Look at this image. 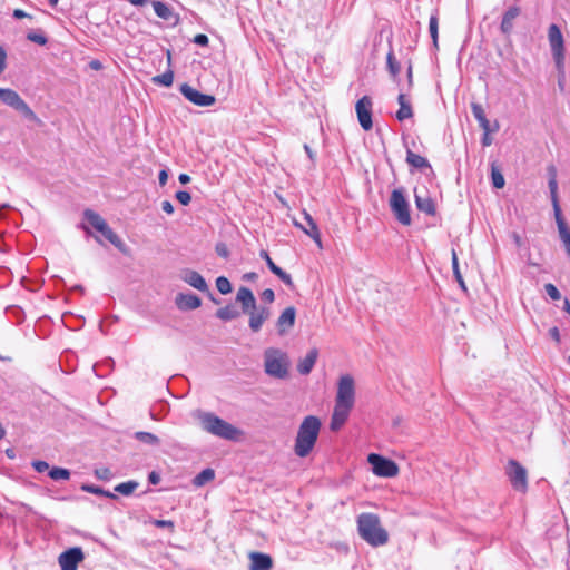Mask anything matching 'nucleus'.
<instances>
[{
    "label": "nucleus",
    "instance_id": "obj_1",
    "mask_svg": "<svg viewBox=\"0 0 570 570\" xmlns=\"http://www.w3.org/2000/svg\"><path fill=\"white\" fill-rule=\"evenodd\" d=\"M355 403V381L352 375H341L337 382L334 411L330 428L332 431L340 430L347 421Z\"/></svg>",
    "mask_w": 570,
    "mask_h": 570
},
{
    "label": "nucleus",
    "instance_id": "obj_2",
    "mask_svg": "<svg viewBox=\"0 0 570 570\" xmlns=\"http://www.w3.org/2000/svg\"><path fill=\"white\" fill-rule=\"evenodd\" d=\"M322 428L321 420L308 415L301 422L294 443V453L298 458H306L314 449Z\"/></svg>",
    "mask_w": 570,
    "mask_h": 570
},
{
    "label": "nucleus",
    "instance_id": "obj_3",
    "mask_svg": "<svg viewBox=\"0 0 570 570\" xmlns=\"http://www.w3.org/2000/svg\"><path fill=\"white\" fill-rule=\"evenodd\" d=\"M358 535L372 547L387 543L389 533L382 527L380 517L372 512H363L356 519Z\"/></svg>",
    "mask_w": 570,
    "mask_h": 570
},
{
    "label": "nucleus",
    "instance_id": "obj_4",
    "mask_svg": "<svg viewBox=\"0 0 570 570\" xmlns=\"http://www.w3.org/2000/svg\"><path fill=\"white\" fill-rule=\"evenodd\" d=\"M193 416L199 422L202 429L215 436L225 440H237L240 431L214 413L196 410Z\"/></svg>",
    "mask_w": 570,
    "mask_h": 570
},
{
    "label": "nucleus",
    "instance_id": "obj_5",
    "mask_svg": "<svg viewBox=\"0 0 570 570\" xmlns=\"http://www.w3.org/2000/svg\"><path fill=\"white\" fill-rule=\"evenodd\" d=\"M264 368L267 375L275 379H286L289 368L287 353L279 348L268 347L264 352Z\"/></svg>",
    "mask_w": 570,
    "mask_h": 570
},
{
    "label": "nucleus",
    "instance_id": "obj_6",
    "mask_svg": "<svg viewBox=\"0 0 570 570\" xmlns=\"http://www.w3.org/2000/svg\"><path fill=\"white\" fill-rule=\"evenodd\" d=\"M548 40L557 70L561 73L564 69V39L560 28L554 23L548 29Z\"/></svg>",
    "mask_w": 570,
    "mask_h": 570
},
{
    "label": "nucleus",
    "instance_id": "obj_7",
    "mask_svg": "<svg viewBox=\"0 0 570 570\" xmlns=\"http://www.w3.org/2000/svg\"><path fill=\"white\" fill-rule=\"evenodd\" d=\"M0 100L7 106L21 112L26 118L36 120L37 116L19 94L9 88H0Z\"/></svg>",
    "mask_w": 570,
    "mask_h": 570
},
{
    "label": "nucleus",
    "instance_id": "obj_8",
    "mask_svg": "<svg viewBox=\"0 0 570 570\" xmlns=\"http://www.w3.org/2000/svg\"><path fill=\"white\" fill-rule=\"evenodd\" d=\"M367 461L372 465V472L377 476L393 478L399 473L397 464L380 454L371 453Z\"/></svg>",
    "mask_w": 570,
    "mask_h": 570
},
{
    "label": "nucleus",
    "instance_id": "obj_9",
    "mask_svg": "<svg viewBox=\"0 0 570 570\" xmlns=\"http://www.w3.org/2000/svg\"><path fill=\"white\" fill-rule=\"evenodd\" d=\"M390 206L394 213L396 219L405 226L411 224V215L409 209V203L400 189H394L391 194Z\"/></svg>",
    "mask_w": 570,
    "mask_h": 570
},
{
    "label": "nucleus",
    "instance_id": "obj_10",
    "mask_svg": "<svg viewBox=\"0 0 570 570\" xmlns=\"http://www.w3.org/2000/svg\"><path fill=\"white\" fill-rule=\"evenodd\" d=\"M507 474L514 490L524 493L528 489V473L518 461L510 460L507 466Z\"/></svg>",
    "mask_w": 570,
    "mask_h": 570
},
{
    "label": "nucleus",
    "instance_id": "obj_11",
    "mask_svg": "<svg viewBox=\"0 0 570 570\" xmlns=\"http://www.w3.org/2000/svg\"><path fill=\"white\" fill-rule=\"evenodd\" d=\"M180 92L187 100L199 107H209L216 101L214 96L203 94L187 83L180 86Z\"/></svg>",
    "mask_w": 570,
    "mask_h": 570
},
{
    "label": "nucleus",
    "instance_id": "obj_12",
    "mask_svg": "<svg viewBox=\"0 0 570 570\" xmlns=\"http://www.w3.org/2000/svg\"><path fill=\"white\" fill-rule=\"evenodd\" d=\"M85 559L83 551L80 547H73L63 551L58 562L61 570H77L78 564Z\"/></svg>",
    "mask_w": 570,
    "mask_h": 570
},
{
    "label": "nucleus",
    "instance_id": "obj_13",
    "mask_svg": "<svg viewBox=\"0 0 570 570\" xmlns=\"http://www.w3.org/2000/svg\"><path fill=\"white\" fill-rule=\"evenodd\" d=\"M356 115L361 127L368 131L373 127L372 122V100L368 96H364L357 100L355 106Z\"/></svg>",
    "mask_w": 570,
    "mask_h": 570
},
{
    "label": "nucleus",
    "instance_id": "obj_14",
    "mask_svg": "<svg viewBox=\"0 0 570 570\" xmlns=\"http://www.w3.org/2000/svg\"><path fill=\"white\" fill-rule=\"evenodd\" d=\"M303 216H304L305 223H307L309 225V228H306L304 226V224L299 223L296 218L292 219L294 226L299 228L307 236H309L315 242V244L317 245L318 248H322L323 245H322V239H321V233H320V229H318L315 220L306 210H303Z\"/></svg>",
    "mask_w": 570,
    "mask_h": 570
},
{
    "label": "nucleus",
    "instance_id": "obj_15",
    "mask_svg": "<svg viewBox=\"0 0 570 570\" xmlns=\"http://www.w3.org/2000/svg\"><path fill=\"white\" fill-rule=\"evenodd\" d=\"M247 314L249 315V328L256 333L262 328L264 322L269 318L271 308L267 306H256Z\"/></svg>",
    "mask_w": 570,
    "mask_h": 570
},
{
    "label": "nucleus",
    "instance_id": "obj_16",
    "mask_svg": "<svg viewBox=\"0 0 570 570\" xmlns=\"http://www.w3.org/2000/svg\"><path fill=\"white\" fill-rule=\"evenodd\" d=\"M180 279L184 281L189 286L200 291L206 292L208 291V285L205 281V278L196 271L186 268L180 272L179 275Z\"/></svg>",
    "mask_w": 570,
    "mask_h": 570
},
{
    "label": "nucleus",
    "instance_id": "obj_17",
    "mask_svg": "<svg viewBox=\"0 0 570 570\" xmlns=\"http://www.w3.org/2000/svg\"><path fill=\"white\" fill-rule=\"evenodd\" d=\"M296 311L293 306L286 307L276 322V327L281 336L285 335L295 324Z\"/></svg>",
    "mask_w": 570,
    "mask_h": 570
},
{
    "label": "nucleus",
    "instance_id": "obj_18",
    "mask_svg": "<svg viewBox=\"0 0 570 570\" xmlns=\"http://www.w3.org/2000/svg\"><path fill=\"white\" fill-rule=\"evenodd\" d=\"M261 257L263 259H265V262H266L268 268L271 269V272L274 275H276L285 285H287L291 288L294 286L292 276L288 273H286L285 271H283L281 267H278L273 262V259L271 258V256L268 255V253L266 250H262L261 252Z\"/></svg>",
    "mask_w": 570,
    "mask_h": 570
},
{
    "label": "nucleus",
    "instance_id": "obj_19",
    "mask_svg": "<svg viewBox=\"0 0 570 570\" xmlns=\"http://www.w3.org/2000/svg\"><path fill=\"white\" fill-rule=\"evenodd\" d=\"M176 306L180 311H193L202 305L200 298L195 294H178L175 298Z\"/></svg>",
    "mask_w": 570,
    "mask_h": 570
},
{
    "label": "nucleus",
    "instance_id": "obj_20",
    "mask_svg": "<svg viewBox=\"0 0 570 570\" xmlns=\"http://www.w3.org/2000/svg\"><path fill=\"white\" fill-rule=\"evenodd\" d=\"M250 570H271L273 567V560L268 554L262 552L249 553Z\"/></svg>",
    "mask_w": 570,
    "mask_h": 570
},
{
    "label": "nucleus",
    "instance_id": "obj_21",
    "mask_svg": "<svg viewBox=\"0 0 570 570\" xmlns=\"http://www.w3.org/2000/svg\"><path fill=\"white\" fill-rule=\"evenodd\" d=\"M236 299L242 304L244 313H248L250 309L257 306L253 292L247 287H240L238 289Z\"/></svg>",
    "mask_w": 570,
    "mask_h": 570
},
{
    "label": "nucleus",
    "instance_id": "obj_22",
    "mask_svg": "<svg viewBox=\"0 0 570 570\" xmlns=\"http://www.w3.org/2000/svg\"><path fill=\"white\" fill-rule=\"evenodd\" d=\"M318 357L317 348H311L305 357H303L297 364V371L302 375H307L312 372Z\"/></svg>",
    "mask_w": 570,
    "mask_h": 570
},
{
    "label": "nucleus",
    "instance_id": "obj_23",
    "mask_svg": "<svg viewBox=\"0 0 570 570\" xmlns=\"http://www.w3.org/2000/svg\"><path fill=\"white\" fill-rule=\"evenodd\" d=\"M520 9L518 7L509 8L503 14L500 29L505 36H510L513 30L514 20L519 17Z\"/></svg>",
    "mask_w": 570,
    "mask_h": 570
},
{
    "label": "nucleus",
    "instance_id": "obj_24",
    "mask_svg": "<svg viewBox=\"0 0 570 570\" xmlns=\"http://www.w3.org/2000/svg\"><path fill=\"white\" fill-rule=\"evenodd\" d=\"M415 205L419 210L428 214V215H434L435 214V205L432 198L429 195H421L415 190Z\"/></svg>",
    "mask_w": 570,
    "mask_h": 570
},
{
    "label": "nucleus",
    "instance_id": "obj_25",
    "mask_svg": "<svg viewBox=\"0 0 570 570\" xmlns=\"http://www.w3.org/2000/svg\"><path fill=\"white\" fill-rule=\"evenodd\" d=\"M397 102L400 105L399 110L396 111V118L399 121H403L405 119H410L413 116L412 106L410 100L406 98L404 94H400L397 97Z\"/></svg>",
    "mask_w": 570,
    "mask_h": 570
},
{
    "label": "nucleus",
    "instance_id": "obj_26",
    "mask_svg": "<svg viewBox=\"0 0 570 570\" xmlns=\"http://www.w3.org/2000/svg\"><path fill=\"white\" fill-rule=\"evenodd\" d=\"M153 8L157 17L171 21L173 19L177 20V16L174 13L173 9L161 1H151Z\"/></svg>",
    "mask_w": 570,
    "mask_h": 570
},
{
    "label": "nucleus",
    "instance_id": "obj_27",
    "mask_svg": "<svg viewBox=\"0 0 570 570\" xmlns=\"http://www.w3.org/2000/svg\"><path fill=\"white\" fill-rule=\"evenodd\" d=\"M107 240H109L115 247L121 249L124 246L122 240L119 236L108 226L107 223L104 224L101 228L97 230Z\"/></svg>",
    "mask_w": 570,
    "mask_h": 570
},
{
    "label": "nucleus",
    "instance_id": "obj_28",
    "mask_svg": "<svg viewBox=\"0 0 570 570\" xmlns=\"http://www.w3.org/2000/svg\"><path fill=\"white\" fill-rule=\"evenodd\" d=\"M406 161L414 168H429L430 164L426 158L413 153L412 150H407L406 153Z\"/></svg>",
    "mask_w": 570,
    "mask_h": 570
},
{
    "label": "nucleus",
    "instance_id": "obj_29",
    "mask_svg": "<svg viewBox=\"0 0 570 570\" xmlns=\"http://www.w3.org/2000/svg\"><path fill=\"white\" fill-rule=\"evenodd\" d=\"M83 216H85V219L88 222V224L96 230L101 228L104 226V224L106 223V220L99 214H97L96 212H94L91 209H86L83 212Z\"/></svg>",
    "mask_w": 570,
    "mask_h": 570
},
{
    "label": "nucleus",
    "instance_id": "obj_30",
    "mask_svg": "<svg viewBox=\"0 0 570 570\" xmlns=\"http://www.w3.org/2000/svg\"><path fill=\"white\" fill-rule=\"evenodd\" d=\"M386 66L390 75L395 79L400 73L401 66L392 49L386 55Z\"/></svg>",
    "mask_w": 570,
    "mask_h": 570
},
{
    "label": "nucleus",
    "instance_id": "obj_31",
    "mask_svg": "<svg viewBox=\"0 0 570 570\" xmlns=\"http://www.w3.org/2000/svg\"><path fill=\"white\" fill-rule=\"evenodd\" d=\"M134 436L136 440H138L145 444L151 445V446H157L160 443L159 438L150 432L139 431V432H136Z\"/></svg>",
    "mask_w": 570,
    "mask_h": 570
},
{
    "label": "nucleus",
    "instance_id": "obj_32",
    "mask_svg": "<svg viewBox=\"0 0 570 570\" xmlns=\"http://www.w3.org/2000/svg\"><path fill=\"white\" fill-rule=\"evenodd\" d=\"M138 487L139 483L137 481H127L116 485L115 491L122 495H130Z\"/></svg>",
    "mask_w": 570,
    "mask_h": 570
},
{
    "label": "nucleus",
    "instance_id": "obj_33",
    "mask_svg": "<svg viewBox=\"0 0 570 570\" xmlns=\"http://www.w3.org/2000/svg\"><path fill=\"white\" fill-rule=\"evenodd\" d=\"M174 81V72L171 70H167L166 72L155 76L153 78V82L156 85H160L164 87H170Z\"/></svg>",
    "mask_w": 570,
    "mask_h": 570
},
{
    "label": "nucleus",
    "instance_id": "obj_34",
    "mask_svg": "<svg viewBox=\"0 0 570 570\" xmlns=\"http://www.w3.org/2000/svg\"><path fill=\"white\" fill-rule=\"evenodd\" d=\"M215 476L214 470L212 469H205L199 474L196 475L194 479V483L197 487H202L205 483L212 481Z\"/></svg>",
    "mask_w": 570,
    "mask_h": 570
},
{
    "label": "nucleus",
    "instance_id": "obj_35",
    "mask_svg": "<svg viewBox=\"0 0 570 570\" xmlns=\"http://www.w3.org/2000/svg\"><path fill=\"white\" fill-rule=\"evenodd\" d=\"M216 316L223 321H230L238 316V312L232 306H225L216 312Z\"/></svg>",
    "mask_w": 570,
    "mask_h": 570
},
{
    "label": "nucleus",
    "instance_id": "obj_36",
    "mask_svg": "<svg viewBox=\"0 0 570 570\" xmlns=\"http://www.w3.org/2000/svg\"><path fill=\"white\" fill-rule=\"evenodd\" d=\"M49 476L55 481L69 480L70 471L65 468L55 466V468L50 469Z\"/></svg>",
    "mask_w": 570,
    "mask_h": 570
},
{
    "label": "nucleus",
    "instance_id": "obj_37",
    "mask_svg": "<svg viewBox=\"0 0 570 570\" xmlns=\"http://www.w3.org/2000/svg\"><path fill=\"white\" fill-rule=\"evenodd\" d=\"M429 31L431 38L433 40L434 46H438V36H439V20L436 14H432L429 21Z\"/></svg>",
    "mask_w": 570,
    "mask_h": 570
},
{
    "label": "nucleus",
    "instance_id": "obj_38",
    "mask_svg": "<svg viewBox=\"0 0 570 570\" xmlns=\"http://www.w3.org/2000/svg\"><path fill=\"white\" fill-rule=\"evenodd\" d=\"M452 269H453L454 277L458 281V283L460 284V286L463 289H466L463 277L459 269V259H458V255H456L455 250H452Z\"/></svg>",
    "mask_w": 570,
    "mask_h": 570
},
{
    "label": "nucleus",
    "instance_id": "obj_39",
    "mask_svg": "<svg viewBox=\"0 0 570 570\" xmlns=\"http://www.w3.org/2000/svg\"><path fill=\"white\" fill-rule=\"evenodd\" d=\"M549 171H550V179H549L548 185H549L552 203H556V200H558V198H557L558 183H557V179H556V169H554V167H550Z\"/></svg>",
    "mask_w": 570,
    "mask_h": 570
},
{
    "label": "nucleus",
    "instance_id": "obj_40",
    "mask_svg": "<svg viewBox=\"0 0 570 570\" xmlns=\"http://www.w3.org/2000/svg\"><path fill=\"white\" fill-rule=\"evenodd\" d=\"M216 287L223 295L229 294L232 292L230 282L225 276L217 277Z\"/></svg>",
    "mask_w": 570,
    "mask_h": 570
},
{
    "label": "nucleus",
    "instance_id": "obj_41",
    "mask_svg": "<svg viewBox=\"0 0 570 570\" xmlns=\"http://www.w3.org/2000/svg\"><path fill=\"white\" fill-rule=\"evenodd\" d=\"M552 205H553V212H554L556 223H557L559 233L563 229H568L567 224L563 220L558 200H556V203H552Z\"/></svg>",
    "mask_w": 570,
    "mask_h": 570
},
{
    "label": "nucleus",
    "instance_id": "obj_42",
    "mask_svg": "<svg viewBox=\"0 0 570 570\" xmlns=\"http://www.w3.org/2000/svg\"><path fill=\"white\" fill-rule=\"evenodd\" d=\"M81 489L83 491L88 492V493L104 495V497H107V498H110V499H116L117 498L114 493H111L109 491H106V490H104L101 488L95 487V485H82Z\"/></svg>",
    "mask_w": 570,
    "mask_h": 570
},
{
    "label": "nucleus",
    "instance_id": "obj_43",
    "mask_svg": "<svg viewBox=\"0 0 570 570\" xmlns=\"http://www.w3.org/2000/svg\"><path fill=\"white\" fill-rule=\"evenodd\" d=\"M491 178H492L493 187H495L498 189L503 188L505 181H504L503 175L499 170H497L495 168H492Z\"/></svg>",
    "mask_w": 570,
    "mask_h": 570
},
{
    "label": "nucleus",
    "instance_id": "obj_44",
    "mask_svg": "<svg viewBox=\"0 0 570 570\" xmlns=\"http://www.w3.org/2000/svg\"><path fill=\"white\" fill-rule=\"evenodd\" d=\"M27 39L35 43H38L40 46H45L48 41L47 37L42 32H36V31L29 32L27 35Z\"/></svg>",
    "mask_w": 570,
    "mask_h": 570
},
{
    "label": "nucleus",
    "instance_id": "obj_45",
    "mask_svg": "<svg viewBox=\"0 0 570 570\" xmlns=\"http://www.w3.org/2000/svg\"><path fill=\"white\" fill-rule=\"evenodd\" d=\"M471 111H472L474 118L478 120V122L487 118L484 109L480 104L472 102Z\"/></svg>",
    "mask_w": 570,
    "mask_h": 570
},
{
    "label": "nucleus",
    "instance_id": "obj_46",
    "mask_svg": "<svg viewBox=\"0 0 570 570\" xmlns=\"http://www.w3.org/2000/svg\"><path fill=\"white\" fill-rule=\"evenodd\" d=\"M546 293L552 301H559L561 298V294L559 289L551 283L544 285Z\"/></svg>",
    "mask_w": 570,
    "mask_h": 570
},
{
    "label": "nucleus",
    "instance_id": "obj_47",
    "mask_svg": "<svg viewBox=\"0 0 570 570\" xmlns=\"http://www.w3.org/2000/svg\"><path fill=\"white\" fill-rule=\"evenodd\" d=\"M559 236H560V239L563 243V246L566 248V252H567L568 256L570 257V230H569V228L561 230L559 233Z\"/></svg>",
    "mask_w": 570,
    "mask_h": 570
},
{
    "label": "nucleus",
    "instance_id": "obj_48",
    "mask_svg": "<svg viewBox=\"0 0 570 570\" xmlns=\"http://www.w3.org/2000/svg\"><path fill=\"white\" fill-rule=\"evenodd\" d=\"M175 196L176 199L184 206H187L191 200L190 194L186 190H178Z\"/></svg>",
    "mask_w": 570,
    "mask_h": 570
},
{
    "label": "nucleus",
    "instance_id": "obj_49",
    "mask_svg": "<svg viewBox=\"0 0 570 570\" xmlns=\"http://www.w3.org/2000/svg\"><path fill=\"white\" fill-rule=\"evenodd\" d=\"M479 126H480V127H481V129L483 130V134H484V132H495V131H498V130H499V122H498V121H495V122H494V127H493V128H491L490 122H489V120H488L487 118H485V119H483V120H481V121H479Z\"/></svg>",
    "mask_w": 570,
    "mask_h": 570
},
{
    "label": "nucleus",
    "instance_id": "obj_50",
    "mask_svg": "<svg viewBox=\"0 0 570 570\" xmlns=\"http://www.w3.org/2000/svg\"><path fill=\"white\" fill-rule=\"evenodd\" d=\"M95 474L98 479H101V480H108L111 475V472L109 469L107 468H101V469H97L95 471Z\"/></svg>",
    "mask_w": 570,
    "mask_h": 570
},
{
    "label": "nucleus",
    "instance_id": "obj_51",
    "mask_svg": "<svg viewBox=\"0 0 570 570\" xmlns=\"http://www.w3.org/2000/svg\"><path fill=\"white\" fill-rule=\"evenodd\" d=\"M262 299L265 301L268 304L273 303L274 299H275L274 291L271 289V288H267V289L263 291Z\"/></svg>",
    "mask_w": 570,
    "mask_h": 570
},
{
    "label": "nucleus",
    "instance_id": "obj_52",
    "mask_svg": "<svg viewBox=\"0 0 570 570\" xmlns=\"http://www.w3.org/2000/svg\"><path fill=\"white\" fill-rule=\"evenodd\" d=\"M32 466L39 473H42L49 469V464L45 461H33Z\"/></svg>",
    "mask_w": 570,
    "mask_h": 570
},
{
    "label": "nucleus",
    "instance_id": "obj_53",
    "mask_svg": "<svg viewBox=\"0 0 570 570\" xmlns=\"http://www.w3.org/2000/svg\"><path fill=\"white\" fill-rule=\"evenodd\" d=\"M216 253L218 256L224 257V258L228 257V255H229L227 246L223 243H219L216 245Z\"/></svg>",
    "mask_w": 570,
    "mask_h": 570
},
{
    "label": "nucleus",
    "instance_id": "obj_54",
    "mask_svg": "<svg viewBox=\"0 0 570 570\" xmlns=\"http://www.w3.org/2000/svg\"><path fill=\"white\" fill-rule=\"evenodd\" d=\"M154 524L157 528H169L170 530L174 529V522L170 520H155Z\"/></svg>",
    "mask_w": 570,
    "mask_h": 570
},
{
    "label": "nucleus",
    "instance_id": "obj_55",
    "mask_svg": "<svg viewBox=\"0 0 570 570\" xmlns=\"http://www.w3.org/2000/svg\"><path fill=\"white\" fill-rule=\"evenodd\" d=\"M7 67V53L6 50L0 46V75Z\"/></svg>",
    "mask_w": 570,
    "mask_h": 570
},
{
    "label": "nucleus",
    "instance_id": "obj_56",
    "mask_svg": "<svg viewBox=\"0 0 570 570\" xmlns=\"http://www.w3.org/2000/svg\"><path fill=\"white\" fill-rule=\"evenodd\" d=\"M194 42L199 46H207L208 45V37L206 35L199 33L196 35L194 38Z\"/></svg>",
    "mask_w": 570,
    "mask_h": 570
},
{
    "label": "nucleus",
    "instance_id": "obj_57",
    "mask_svg": "<svg viewBox=\"0 0 570 570\" xmlns=\"http://www.w3.org/2000/svg\"><path fill=\"white\" fill-rule=\"evenodd\" d=\"M161 209L168 215H171L174 213V206L169 200H164L161 203Z\"/></svg>",
    "mask_w": 570,
    "mask_h": 570
},
{
    "label": "nucleus",
    "instance_id": "obj_58",
    "mask_svg": "<svg viewBox=\"0 0 570 570\" xmlns=\"http://www.w3.org/2000/svg\"><path fill=\"white\" fill-rule=\"evenodd\" d=\"M491 132H484L481 139V144L484 147H489L492 145V138L490 136Z\"/></svg>",
    "mask_w": 570,
    "mask_h": 570
},
{
    "label": "nucleus",
    "instance_id": "obj_59",
    "mask_svg": "<svg viewBox=\"0 0 570 570\" xmlns=\"http://www.w3.org/2000/svg\"><path fill=\"white\" fill-rule=\"evenodd\" d=\"M160 186H165L168 180V174L166 170H160L158 175Z\"/></svg>",
    "mask_w": 570,
    "mask_h": 570
},
{
    "label": "nucleus",
    "instance_id": "obj_60",
    "mask_svg": "<svg viewBox=\"0 0 570 570\" xmlns=\"http://www.w3.org/2000/svg\"><path fill=\"white\" fill-rule=\"evenodd\" d=\"M13 17L16 19H22V18H28L30 16L21 9H16V10H13Z\"/></svg>",
    "mask_w": 570,
    "mask_h": 570
},
{
    "label": "nucleus",
    "instance_id": "obj_61",
    "mask_svg": "<svg viewBox=\"0 0 570 570\" xmlns=\"http://www.w3.org/2000/svg\"><path fill=\"white\" fill-rule=\"evenodd\" d=\"M89 67L92 69V70H100L102 68V63L99 61V60H91L89 62Z\"/></svg>",
    "mask_w": 570,
    "mask_h": 570
},
{
    "label": "nucleus",
    "instance_id": "obj_62",
    "mask_svg": "<svg viewBox=\"0 0 570 570\" xmlns=\"http://www.w3.org/2000/svg\"><path fill=\"white\" fill-rule=\"evenodd\" d=\"M127 1L132 6L140 7V6H144L148 2H150L151 0H127Z\"/></svg>",
    "mask_w": 570,
    "mask_h": 570
},
{
    "label": "nucleus",
    "instance_id": "obj_63",
    "mask_svg": "<svg viewBox=\"0 0 570 570\" xmlns=\"http://www.w3.org/2000/svg\"><path fill=\"white\" fill-rule=\"evenodd\" d=\"M550 335L557 342L560 341V334H559V330L557 327H553V328L550 330Z\"/></svg>",
    "mask_w": 570,
    "mask_h": 570
},
{
    "label": "nucleus",
    "instance_id": "obj_64",
    "mask_svg": "<svg viewBox=\"0 0 570 570\" xmlns=\"http://www.w3.org/2000/svg\"><path fill=\"white\" fill-rule=\"evenodd\" d=\"M178 179L181 184H187L190 181V177L187 174H180Z\"/></svg>",
    "mask_w": 570,
    "mask_h": 570
}]
</instances>
